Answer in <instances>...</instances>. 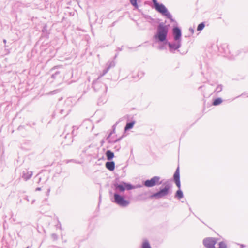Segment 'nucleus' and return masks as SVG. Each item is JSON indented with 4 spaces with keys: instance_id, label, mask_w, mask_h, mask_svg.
I'll return each instance as SVG.
<instances>
[{
    "instance_id": "13",
    "label": "nucleus",
    "mask_w": 248,
    "mask_h": 248,
    "mask_svg": "<svg viewBox=\"0 0 248 248\" xmlns=\"http://www.w3.org/2000/svg\"><path fill=\"white\" fill-rule=\"evenodd\" d=\"M72 142L73 139L72 138L71 135L67 133L65 136V140L62 142V143H63L64 145H70L72 143Z\"/></svg>"
},
{
    "instance_id": "26",
    "label": "nucleus",
    "mask_w": 248,
    "mask_h": 248,
    "mask_svg": "<svg viewBox=\"0 0 248 248\" xmlns=\"http://www.w3.org/2000/svg\"><path fill=\"white\" fill-rule=\"evenodd\" d=\"M204 27H205L204 23L202 22L198 25L197 30L198 31H201L203 29Z\"/></svg>"
},
{
    "instance_id": "22",
    "label": "nucleus",
    "mask_w": 248,
    "mask_h": 248,
    "mask_svg": "<svg viewBox=\"0 0 248 248\" xmlns=\"http://www.w3.org/2000/svg\"><path fill=\"white\" fill-rule=\"evenodd\" d=\"M123 138V136H121L120 138H118L115 140H111L110 138L108 139V140H107L108 141V143H116L118 141H119Z\"/></svg>"
},
{
    "instance_id": "42",
    "label": "nucleus",
    "mask_w": 248,
    "mask_h": 248,
    "mask_svg": "<svg viewBox=\"0 0 248 248\" xmlns=\"http://www.w3.org/2000/svg\"><path fill=\"white\" fill-rule=\"evenodd\" d=\"M87 122L88 123H89V124H91V125H92V123H91V122L90 121H87Z\"/></svg>"
},
{
    "instance_id": "39",
    "label": "nucleus",
    "mask_w": 248,
    "mask_h": 248,
    "mask_svg": "<svg viewBox=\"0 0 248 248\" xmlns=\"http://www.w3.org/2000/svg\"><path fill=\"white\" fill-rule=\"evenodd\" d=\"M41 188L40 187H38L36 189V191H40Z\"/></svg>"
},
{
    "instance_id": "21",
    "label": "nucleus",
    "mask_w": 248,
    "mask_h": 248,
    "mask_svg": "<svg viewBox=\"0 0 248 248\" xmlns=\"http://www.w3.org/2000/svg\"><path fill=\"white\" fill-rule=\"evenodd\" d=\"M222 102V100L221 98H217L215 99L214 100V101L213 102V105L214 106H217V105H219Z\"/></svg>"
},
{
    "instance_id": "30",
    "label": "nucleus",
    "mask_w": 248,
    "mask_h": 248,
    "mask_svg": "<svg viewBox=\"0 0 248 248\" xmlns=\"http://www.w3.org/2000/svg\"><path fill=\"white\" fill-rule=\"evenodd\" d=\"M109 67H106L105 69H104L103 71V73L99 77L100 78L102 77H103L104 75H105L106 73L108 72L109 71Z\"/></svg>"
},
{
    "instance_id": "16",
    "label": "nucleus",
    "mask_w": 248,
    "mask_h": 248,
    "mask_svg": "<svg viewBox=\"0 0 248 248\" xmlns=\"http://www.w3.org/2000/svg\"><path fill=\"white\" fill-rule=\"evenodd\" d=\"M106 155L108 161L111 160L114 157V153L110 150H107L106 152Z\"/></svg>"
},
{
    "instance_id": "14",
    "label": "nucleus",
    "mask_w": 248,
    "mask_h": 248,
    "mask_svg": "<svg viewBox=\"0 0 248 248\" xmlns=\"http://www.w3.org/2000/svg\"><path fill=\"white\" fill-rule=\"evenodd\" d=\"M32 175V172L27 170H24L22 173V178L26 181L30 179Z\"/></svg>"
},
{
    "instance_id": "10",
    "label": "nucleus",
    "mask_w": 248,
    "mask_h": 248,
    "mask_svg": "<svg viewBox=\"0 0 248 248\" xmlns=\"http://www.w3.org/2000/svg\"><path fill=\"white\" fill-rule=\"evenodd\" d=\"M172 34L175 41H181L182 32L179 27L177 26L173 27L172 29Z\"/></svg>"
},
{
    "instance_id": "31",
    "label": "nucleus",
    "mask_w": 248,
    "mask_h": 248,
    "mask_svg": "<svg viewBox=\"0 0 248 248\" xmlns=\"http://www.w3.org/2000/svg\"><path fill=\"white\" fill-rule=\"evenodd\" d=\"M73 129L72 131L71 134H70V135H71L72 138L74 136H76L77 134V132L75 131V129H78V128L76 126H73Z\"/></svg>"
},
{
    "instance_id": "46",
    "label": "nucleus",
    "mask_w": 248,
    "mask_h": 248,
    "mask_svg": "<svg viewBox=\"0 0 248 248\" xmlns=\"http://www.w3.org/2000/svg\"><path fill=\"white\" fill-rule=\"evenodd\" d=\"M118 50H119V51H121V50H122V48H118Z\"/></svg>"
},
{
    "instance_id": "34",
    "label": "nucleus",
    "mask_w": 248,
    "mask_h": 248,
    "mask_svg": "<svg viewBox=\"0 0 248 248\" xmlns=\"http://www.w3.org/2000/svg\"><path fill=\"white\" fill-rule=\"evenodd\" d=\"M56 227L57 228H59L60 229L62 230V226H61V224L60 222L59 221H58V223L57 225H56Z\"/></svg>"
},
{
    "instance_id": "25",
    "label": "nucleus",
    "mask_w": 248,
    "mask_h": 248,
    "mask_svg": "<svg viewBox=\"0 0 248 248\" xmlns=\"http://www.w3.org/2000/svg\"><path fill=\"white\" fill-rule=\"evenodd\" d=\"M223 86L221 84L218 85L216 87L214 93H218L222 90Z\"/></svg>"
},
{
    "instance_id": "8",
    "label": "nucleus",
    "mask_w": 248,
    "mask_h": 248,
    "mask_svg": "<svg viewBox=\"0 0 248 248\" xmlns=\"http://www.w3.org/2000/svg\"><path fill=\"white\" fill-rule=\"evenodd\" d=\"M72 101L70 98L67 99L64 103L63 107L61 108H57L56 113H59L60 115H64V116L67 115L71 111V108L72 106Z\"/></svg>"
},
{
    "instance_id": "23",
    "label": "nucleus",
    "mask_w": 248,
    "mask_h": 248,
    "mask_svg": "<svg viewBox=\"0 0 248 248\" xmlns=\"http://www.w3.org/2000/svg\"><path fill=\"white\" fill-rule=\"evenodd\" d=\"M141 248H152L149 242L146 240V241H145L142 245V247Z\"/></svg>"
},
{
    "instance_id": "33",
    "label": "nucleus",
    "mask_w": 248,
    "mask_h": 248,
    "mask_svg": "<svg viewBox=\"0 0 248 248\" xmlns=\"http://www.w3.org/2000/svg\"><path fill=\"white\" fill-rule=\"evenodd\" d=\"M146 19H151L153 20V19L152 18V17L149 15H144L143 16Z\"/></svg>"
},
{
    "instance_id": "18",
    "label": "nucleus",
    "mask_w": 248,
    "mask_h": 248,
    "mask_svg": "<svg viewBox=\"0 0 248 248\" xmlns=\"http://www.w3.org/2000/svg\"><path fill=\"white\" fill-rule=\"evenodd\" d=\"M184 195H183V193L182 192V191L180 189H179L176 192L175 194V197L177 198L178 199H181V198H182L183 197Z\"/></svg>"
},
{
    "instance_id": "44",
    "label": "nucleus",
    "mask_w": 248,
    "mask_h": 248,
    "mask_svg": "<svg viewBox=\"0 0 248 248\" xmlns=\"http://www.w3.org/2000/svg\"><path fill=\"white\" fill-rule=\"evenodd\" d=\"M50 189L49 188L47 190V193L48 194L50 192Z\"/></svg>"
},
{
    "instance_id": "20",
    "label": "nucleus",
    "mask_w": 248,
    "mask_h": 248,
    "mask_svg": "<svg viewBox=\"0 0 248 248\" xmlns=\"http://www.w3.org/2000/svg\"><path fill=\"white\" fill-rule=\"evenodd\" d=\"M47 26L46 24H44L42 31L44 35H48L49 34L48 31L47 29Z\"/></svg>"
},
{
    "instance_id": "48",
    "label": "nucleus",
    "mask_w": 248,
    "mask_h": 248,
    "mask_svg": "<svg viewBox=\"0 0 248 248\" xmlns=\"http://www.w3.org/2000/svg\"><path fill=\"white\" fill-rule=\"evenodd\" d=\"M202 87V86H200V87L199 88V89H200V88H201Z\"/></svg>"
},
{
    "instance_id": "27",
    "label": "nucleus",
    "mask_w": 248,
    "mask_h": 248,
    "mask_svg": "<svg viewBox=\"0 0 248 248\" xmlns=\"http://www.w3.org/2000/svg\"><path fill=\"white\" fill-rule=\"evenodd\" d=\"M131 4L136 9L138 8V0H129Z\"/></svg>"
},
{
    "instance_id": "37",
    "label": "nucleus",
    "mask_w": 248,
    "mask_h": 248,
    "mask_svg": "<svg viewBox=\"0 0 248 248\" xmlns=\"http://www.w3.org/2000/svg\"><path fill=\"white\" fill-rule=\"evenodd\" d=\"M58 66H54L53 68H52L51 70V71H53L54 70V69H56Z\"/></svg>"
},
{
    "instance_id": "38",
    "label": "nucleus",
    "mask_w": 248,
    "mask_h": 248,
    "mask_svg": "<svg viewBox=\"0 0 248 248\" xmlns=\"http://www.w3.org/2000/svg\"><path fill=\"white\" fill-rule=\"evenodd\" d=\"M24 199L26 200L27 201H29V200L28 199V197L27 196L25 197Z\"/></svg>"
},
{
    "instance_id": "19",
    "label": "nucleus",
    "mask_w": 248,
    "mask_h": 248,
    "mask_svg": "<svg viewBox=\"0 0 248 248\" xmlns=\"http://www.w3.org/2000/svg\"><path fill=\"white\" fill-rule=\"evenodd\" d=\"M117 124H118V122H117L115 124H114L112 126V130L109 133V134H108V135L107 137V140H108V139H109L110 138L111 136L113 133H115L116 127V125H117Z\"/></svg>"
},
{
    "instance_id": "36",
    "label": "nucleus",
    "mask_w": 248,
    "mask_h": 248,
    "mask_svg": "<svg viewBox=\"0 0 248 248\" xmlns=\"http://www.w3.org/2000/svg\"><path fill=\"white\" fill-rule=\"evenodd\" d=\"M189 31H191L192 33H194V30L193 29L190 28H189Z\"/></svg>"
},
{
    "instance_id": "24",
    "label": "nucleus",
    "mask_w": 248,
    "mask_h": 248,
    "mask_svg": "<svg viewBox=\"0 0 248 248\" xmlns=\"http://www.w3.org/2000/svg\"><path fill=\"white\" fill-rule=\"evenodd\" d=\"M115 63L114 61H109L107 63V67H109V69L115 66Z\"/></svg>"
},
{
    "instance_id": "41",
    "label": "nucleus",
    "mask_w": 248,
    "mask_h": 248,
    "mask_svg": "<svg viewBox=\"0 0 248 248\" xmlns=\"http://www.w3.org/2000/svg\"><path fill=\"white\" fill-rule=\"evenodd\" d=\"M12 220L14 222H16V218H12Z\"/></svg>"
},
{
    "instance_id": "43",
    "label": "nucleus",
    "mask_w": 248,
    "mask_h": 248,
    "mask_svg": "<svg viewBox=\"0 0 248 248\" xmlns=\"http://www.w3.org/2000/svg\"><path fill=\"white\" fill-rule=\"evenodd\" d=\"M34 202H35V200H33L32 201V202H31V203L32 204H33V203H34Z\"/></svg>"
},
{
    "instance_id": "17",
    "label": "nucleus",
    "mask_w": 248,
    "mask_h": 248,
    "mask_svg": "<svg viewBox=\"0 0 248 248\" xmlns=\"http://www.w3.org/2000/svg\"><path fill=\"white\" fill-rule=\"evenodd\" d=\"M135 124V121H132L129 122H127L124 127V130L127 131L133 128L134 124Z\"/></svg>"
},
{
    "instance_id": "35",
    "label": "nucleus",
    "mask_w": 248,
    "mask_h": 248,
    "mask_svg": "<svg viewBox=\"0 0 248 248\" xmlns=\"http://www.w3.org/2000/svg\"><path fill=\"white\" fill-rule=\"evenodd\" d=\"M144 73L142 72H139L138 73V77L140 76V78L143 75Z\"/></svg>"
},
{
    "instance_id": "2",
    "label": "nucleus",
    "mask_w": 248,
    "mask_h": 248,
    "mask_svg": "<svg viewBox=\"0 0 248 248\" xmlns=\"http://www.w3.org/2000/svg\"><path fill=\"white\" fill-rule=\"evenodd\" d=\"M168 33V28L163 23H159L157 26V32L154 35V38L158 41L163 42L166 40Z\"/></svg>"
},
{
    "instance_id": "12",
    "label": "nucleus",
    "mask_w": 248,
    "mask_h": 248,
    "mask_svg": "<svg viewBox=\"0 0 248 248\" xmlns=\"http://www.w3.org/2000/svg\"><path fill=\"white\" fill-rule=\"evenodd\" d=\"M173 179L175 184L179 189L181 187V182L180 180V171L179 167H178L173 175Z\"/></svg>"
},
{
    "instance_id": "9",
    "label": "nucleus",
    "mask_w": 248,
    "mask_h": 248,
    "mask_svg": "<svg viewBox=\"0 0 248 248\" xmlns=\"http://www.w3.org/2000/svg\"><path fill=\"white\" fill-rule=\"evenodd\" d=\"M160 177L159 176H155L151 179L145 180L143 184L147 187H152L155 185L161 184L162 181H160Z\"/></svg>"
},
{
    "instance_id": "40",
    "label": "nucleus",
    "mask_w": 248,
    "mask_h": 248,
    "mask_svg": "<svg viewBox=\"0 0 248 248\" xmlns=\"http://www.w3.org/2000/svg\"><path fill=\"white\" fill-rule=\"evenodd\" d=\"M223 49L224 48V44L222 45L221 46V48L220 49Z\"/></svg>"
},
{
    "instance_id": "15",
    "label": "nucleus",
    "mask_w": 248,
    "mask_h": 248,
    "mask_svg": "<svg viewBox=\"0 0 248 248\" xmlns=\"http://www.w3.org/2000/svg\"><path fill=\"white\" fill-rule=\"evenodd\" d=\"M105 166L108 170L113 171L115 169V163L114 161H108L106 163Z\"/></svg>"
},
{
    "instance_id": "4",
    "label": "nucleus",
    "mask_w": 248,
    "mask_h": 248,
    "mask_svg": "<svg viewBox=\"0 0 248 248\" xmlns=\"http://www.w3.org/2000/svg\"><path fill=\"white\" fill-rule=\"evenodd\" d=\"M154 8L155 9L161 13L163 16L170 20L171 22H174L175 20L172 18V15L169 12L167 8L162 3H159L157 0H152Z\"/></svg>"
},
{
    "instance_id": "49",
    "label": "nucleus",
    "mask_w": 248,
    "mask_h": 248,
    "mask_svg": "<svg viewBox=\"0 0 248 248\" xmlns=\"http://www.w3.org/2000/svg\"><path fill=\"white\" fill-rule=\"evenodd\" d=\"M26 248H28V247Z\"/></svg>"
},
{
    "instance_id": "32",
    "label": "nucleus",
    "mask_w": 248,
    "mask_h": 248,
    "mask_svg": "<svg viewBox=\"0 0 248 248\" xmlns=\"http://www.w3.org/2000/svg\"><path fill=\"white\" fill-rule=\"evenodd\" d=\"M51 237L52 239L54 241L57 240L58 238V235L55 233H52L51 235Z\"/></svg>"
},
{
    "instance_id": "28",
    "label": "nucleus",
    "mask_w": 248,
    "mask_h": 248,
    "mask_svg": "<svg viewBox=\"0 0 248 248\" xmlns=\"http://www.w3.org/2000/svg\"><path fill=\"white\" fill-rule=\"evenodd\" d=\"M106 102V99L105 97L101 96L98 100V104H104Z\"/></svg>"
},
{
    "instance_id": "6",
    "label": "nucleus",
    "mask_w": 248,
    "mask_h": 248,
    "mask_svg": "<svg viewBox=\"0 0 248 248\" xmlns=\"http://www.w3.org/2000/svg\"><path fill=\"white\" fill-rule=\"evenodd\" d=\"M112 202L122 207H126L130 204V201L126 200L124 197L118 193H114Z\"/></svg>"
},
{
    "instance_id": "5",
    "label": "nucleus",
    "mask_w": 248,
    "mask_h": 248,
    "mask_svg": "<svg viewBox=\"0 0 248 248\" xmlns=\"http://www.w3.org/2000/svg\"><path fill=\"white\" fill-rule=\"evenodd\" d=\"M165 187L163 188H160L159 191L153 193L150 196V198L152 199L155 198L156 199H160L164 197L170 193V191L172 187V185L168 182H165L164 184Z\"/></svg>"
},
{
    "instance_id": "1",
    "label": "nucleus",
    "mask_w": 248,
    "mask_h": 248,
    "mask_svg": "<svg viewBox=\"0 0 248 248\" xmlns=\"http://www.w3.org/2000/svg\"><path fill=\"white\" fill-rule=\"evenodd\" d=\"M113 188L115 193H123L125 190H130L135 188V186L129 183L120 181L119 179H115L113 184Z\"/></svg>"
},
{
    "instance_id": "29",
    "label": "nucleus",
    "mask_w": 248,
    "mask_h": 248,
    "mask_svg": "<svg viewBox=\"0 0 248 248\" xmlns=\"http://www.w3.org/2000/svg\"><path fill=\"white\" fill-rule=\"evenodd\" d=\"M60 74V71H56L54 73L52 74L51 78L54 79H55Z\"/></svg>"
},
{
    "instance_id": "3",
    "label": "nucleus",
    "mask_w": 248,
    "mask_h": 248,
    "mask_svg": "<svg viewBox=\"0 0 248 248\" xmlns=\"http://www.w3.org/2000/svg\"><path fill=\"white\" fill-rule=\"evenodd\" d=\"M218 238L215 237H207L203 239V244L206 248H227L225 241H220L218 243V247L215 248V245L217 242Z\"/></svg>"
},
{
    "instance_id": "7",
    "label": "nucleus",
    "mask_w": 248,
    "mask_h": 248,
    "mask_svg": "<svg viewBox=\"0 0 248 248\" xmlns=\"http://www.w3.org/2000/svg\"><path fill=\"white\" fill-rule=\"evenodd\" d=\"M100 77L93 82V87L95 92L101 94V95H105L107 91V87L103 83L101 82L100 80Z\"/></svg>"
},
{
    "instance_id": "47",
    "label": "nucleus",
    "mask_w": 248,
    "mask_h": 248,
    "mask_svg": "<svg viewBox=\"0 0 248 248\" xmlns=\"http://www.w3.org/2000/svg\"><path fill=\"white\" fill-rule=\"evenodd\" d=\"M72 161V160H69V161H67V163H68L69 162H70V161Z\"/></svg>"
},
{
    "instance_id": "11",
    "label": "nucleus",
    "mask_w": 248,
    "mask_h": 248,
    "mask_svg": "<svg viewBox=\"0 0 248 248\" xmlns=\"http://www.w3.org/2000/svg\"><path fill=\"white\" fill-rule=\"evenodd\" d=\"M167 44L170 52H173V51L178 49L181 46V41H175V42L173 43L168 42Z\"/></svg>"
},
{
    "instance_id": "45",
    "label": "nucleus",
    "mask_w": 248,
    "mask_h": 248,
    "mask_svg": "<svg viewBox=\"0 0 248 248\" xmlns=\"http://www.w3.org/2000/svg\"><path fill=\"white\" fill-rule=\"evenodd\" d=\"M3 42L5 44L6 42V40L5 39L3 40Z\"/></svg>"
}]
</instances>
